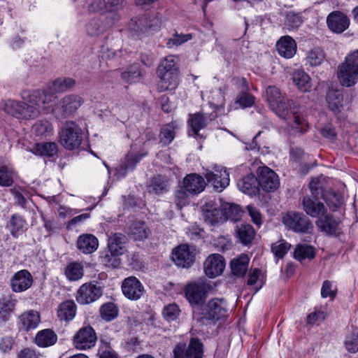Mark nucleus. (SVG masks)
Listing matches in <instances>:
<instances>
[{
    "mask_svg": "<svg viewBox=\"0 0 358 358\" xmlns=\"http://www.w3.org/2000/svg\"><path fill=\"white\" fill-rule=\"evenodd\" d=\"M266 97L271 110L287 121V129L291 134H303L308 131L309 126L303 107L294 106L289 111L283 95L275 86H268L266 89Z\"/></svg>",
    "mask_w": 358,
    "mask_h": 358,
    "instance_id": "1",
    "label": "nucleus"
},
{
    "mask_svg": "<svg viewBox=\"0 0 358 358\" xmlns=\"http://www.w3.org/2000/svg\"><path fill=\"white\" fill-rule=\"evenodd\" d=\"M83 141V133L80 127L73 121H66L59 131V141L66 150L78 149Z\"/></svg>",
    "mask_w": 358,
    "mask_h": 358,
    "instance_id": "2",
    "label": "nucleus"
},
{
    "mask_svg": "<svg viewBox=\"0 0 358 358\" xmlns=\"http://www.w3.org/2000/svg\"><path fill=\"white\" fill-rule=\"evenodd\" d=\"M83 103V99L79 95L69 94L57 101L53 107L50 105L48 108H52L51 113L57 118H64L75 113Z\"/></svg>",
    "mask_w": 358,
    "mask_h": 358,
    "instance_id": "3",
    "label": "nucleus"
},
{
    "mask_svg": "<svg viewBox=\"0 0 358 358\" xmlns=\"http://www.w3.org/2000/svg\"><path fill=\"white\" fill-rule=\"evenodd\" d=\"M4 111L18 119L29 120L34 119L39 115L37 107L28 106L27 103L14 100H8L4 104Z\"/></svg>",
    "mask_w": 358,
    "mask_h": 358,
    "instance_id": "4",
    "label": "nucleus"
},
{
    "mask_svg": "<svg viewBox=\"0 0 358 358\" xmlns=\"http://www.w3.org/2000/svg\"><path fill=\"white\" fill-rule=\"evenodd\" d=\"M284 224L295 232L309 233L313 229L311 221L303 214L288 212L282 217Z\"/></svg>",
    "mask_w": 358,
    "mask_h": 358,
    "instance_id": "5",
    "label": "nucleus"
},
{
    "mask_svg": "<svg viewBox=\"0 0 358 358\" xmlns=\"http://www.w3.org/2000/svg\"><path fill=\"white\" fill-rule=\"evenodd\" d=\"M229 306L224 299H213L203 308V317L210 320H218L227 315Z\"/></svg>",
    "mask_w": 358,
    "mask_h": 358,
    "instance_id": "6",
    "label": "nucleus"
},
{
    "mask_svg": "<svg viewBox=\"0 0 358 358\" xmlns=\"http://www.w3.org/2000/svg\"><path fill=\"white\" fill-rule=\"evenodd\" d=\"M208 182L211 183L217 192H222L229 185V174L227 169L215 165L212 170L206 169L204 172Z\"/></svg>",
    "mask_w": 358,
    "mask_h": 358,
    "instance_id": "7",
    "label": "nucleus"
},
{
    "mask_svg": "<svg viewBox=\"0 0 358 358\" xmlns=\"http://www.w3.org/2000/svg\"><path fill=\"white\" fill-rule=\"evenodd\" d=\"M97 338L94 329L90 326L80 328L74 335L73 345L77 350H85L95 345Z\"/></svg>",
    "mask_w": 358,
    "mask_h": 358,
    "instance_id": "8",
    "label": "nucleus"
},
{
    "mask_svg": "<svg viewBox=\"0 0 358 358\" xmlns=\"http://www.w3.org/2000/svg\"><path fill=\"white\" fill-rule=\"evenodd\" d=\"M102 295L101 287L93 282L85 283L77 292L76 300L82 305L96 301Z\"/></svg>",
    "mask_w": 358,
    "mask_h": 358,
    "instance_id": "9",
    "label": "nucleus"
},
{
    "mask_svg": "<svg viewBox=\"0 0 358 358\" xmlns=\"http://www.w3.org/2000/svg\"><path fill=\"white\" fill-rule=\"evenodd\" d=\"M172 259L178 266L189 267L194 262V250L187 244L181 245L173 250Z\"/></svg>",
    "mask_w": 358,
    "mask_h": 358,
    "instance_id": "10",
    "label": "nucleus"
},
{
    "mask_svg": "<svg viewBox=\"0 0 358 358\" xmlns=\"http://www.w3.org/2000/svg\"><path fill=\"white\" fill-rule=\"evenodd\" d=\"M337 78L342 86L350 87L358 81V71L345 61L338 66Z\"/></svg>",
    "mask_w": 358,
    "mask_h": 358,
    "instance_id": "11",
    "label": "nucleus"
},
{
    "mask_svg": "<svg viewBox=\"0 0 358 358\" xmlns=\"http://www.w3.org/2000/svg\"><path fill=\"white\" fill-rule=\"evenodd\" d=\"M224 268V259L219 254H212L209 255L203 263L205 274L210 278L221 275Z\"/></svg>",
    "mask_w": 358,
    "mask_h": 358,
    "instance_id": "12",
    "label": "nucleus"
},
{
    "mask_svg": "<svg viewBox=\"0 0 358 358\" xmlns=\"http://www.w3.org/2000/svg\"><path fill=\"white\" fill-rule=\"evenodd\" d=\"M258 183L259 187L268 192L277 189L280 185L278 175L266 166L259 169Z\"/></svg>",
    "mask_w": 358,
    "mask_h": 358,
    "instance_id": "13",
    "label": "nucleus"
},
{
    "mask_svg": "<svg viewBox=\"0 0 358 358\" xmlns=\"http://www.w3.org/2000/svg\"><path fill=\"white\" fill-rule=\"evenodd\" d=\"M317 227L328 236L337 235L340 233V221L333 215L324 213L315 222Z\"/></svg>",
    "mask_w": 358,
    "mask_h": 358,
    "instance_id": "14",
    "label": "nucleus"
},
{
    "mask_svg": "<svg viewBox=\"0 0 358 358\" xmlns=\"http://www.w3.org/2000/svg\"><path fill=\"white\" fill-rule=\"evenodd\" d=\"M302 207L306 213L312 217L318 218L327 213L324 204L315 195L305 196L302 200Z\"/></svg>",
    "mask_w": 358,
    "mask_h": 358,
    "instance_id": "15",
    "label": "nucleus"
},
{
    "mask_svg": "<svg viewBox=\"0 0 358 358\" xmlns=\"http://www.w3.org/2000/svg\"><path fill=\"white\" fill-rule=\"evenodd\" d=\"M123 294L129 299L138 300L143 294L144 288L141 282L136 277H129L122 282Z\"/></svg>",
    "mask_w": 358,
    "mask_h": 358,
    "instance_id": "16",
    "label": "nucleus"
},
{
    "mask_svg": "<svg viewBox=\"0 0 358 358\" xmlns=\"http://www.w3.org/2000/svg\"><path fill=\"white\" fill-rule=\"evenodd\" d=\"M327 24L331 31L341 34L349 27L350 20L343 13L334 11L328 15Z\"/></svg>",
    "mask_w": 358,
    "mask_h": 358,
    "instance_id": "17",
    "label": "nucleus"
},
{
    "mask_svg": "<svg viewBox=\"0 0 358 358\" xmlns=\"http://www.w3.org/2000/svg\"><path fill=\"white\" fill-rule=\"evenodd\" d=\"M185 294L187 299L192 306L200 305L206 296V289L203 283L192 282L187 285Z\"/></svg>",
    "mask_w": 358,
    "mask_h": 358,
    "instance_id": "18",
    "label": "nucleus"
},
{
    "mask_svg": "<svg viewBox=\"0 0 358 358\" xmlns=\"http://www.w3.org/2000/svg\"><path fill=\"white\" fill-rule=\"evenodd\" d=\"M146 155L147 152L143 151L135 152L132 150L129 152L117 170V178L120 179L125 176L128 172L133 171L136 164Z\"/></svg>",
    "mask_w": 358,
    "mask_h": 358,
    "instance_id": "19",
    "label": "nucleus"
},
{
    "mask_svg": "<svg viewBox=\"0 0 358 358\" xmlns=\"http://www.w3.org/2000/svg\"><path fill=\"white\" fill-rule=\"evenodd\" d=\"M33 279L27 270H21L14 274L10 280L13 291L21 292L29 289L32 285Z\"/></svg>",
    "mask_w": 358,
    "mask_h": 358,
    "instance_id": "20",
    "label": "nucleus"
},
{
    "mask_svg": "<svg viewBox=\"0 0 358 358\" xmlns=\"http://www.w3.org/2000/svg\"><path fill=\"white\" fill-rule=\"evenodd\" d=\"M203 213L205 222L210 225L224 221L222 207L213 201H209L205 204Z\"/></svg>",
    "mask_w": 358,
    "mask_h": 358,
    "instance_id": "21",
    "label": "nucleus"
},
{
    "mask_svg": "<svg viewBox=\"0 0 358 358\" xmlns=\"http://www.w3.org/2000/svg\"><path fill=\"white\" fill-rule=\"evenodd\" d=\"M278 54L286 59L294 57L296 52V43L295 41L289 36H282L276 43Z\"/></svg>",
    "mask_w": 358,
    "mask_h": 358,
    "instance_id": "22",
    "label": "nucleus"
},
{
    "mask_svg": "<svg viewBox=\"0 0 358 358\" xmlns=\"http://www.w3.org/2000/svg\"><path fill=\"white\" fill-rule=\"evenodd\" d=\"M160 91L174 89L178 84V71H157Z\"/></svg>",
    "mask_w": 358,
    "mask_h": 358,
    "instance_id": "23",
    "label": "nucleus"
},
{
    "mask_svg": "<svg viewBox=\"0 0 358 358\" xmlns=\"http://www.w3.org/2000/svg\"><path fill=\"white\" fill-rule=\"evenodd\" d=\"M206 182L200 176L192 173L183 180V187L186 192L198 194L204 189Z\"/></svg>",
    "mask_w": 358,
    "mask_h": 358,
    "instance_id": "24",
    "label": "nucleus"
},
{
    "mask_svg": "<svg viewBox=\"0 0 358 358\" xmlns=\"http://www.w3.org/2000/svg\"><path fill=\"white\" fill-rule=\"evenodd\" d=\"M292 80L296 88L301 92H308L312 87V80L310 76L302 69L295 70L292 73Z\"/></svg>",
    "mask_w": 358,
    "mask_h": 358,
    "instance_id": "25",
    "label": "nucleus"
},
{
    "mask_svg": "<svg viewBox=\"0 0 358 358\" xmlns=\"http://www.w3.org/2000/svg\"><path fill=\"white\" fill-rule=\"evenodd\" d=\"M327 103L332 112L340 113L344 106L343 92L337 90H330L327 94Z\"/></svg>",
    "mask_w": 358,
    "mask_h": 358,
    "instance_id": "26",
    "label": "nucleus"
},
{
    "mask_svg": "<svg viewBox=\"0 0 358 358\" xmlns=\"http://www.w3.org/2000/svg\"><path fill=\"white\" fill-rule=\"evenodd\" d=\"M77 245L83 253L90 254L97 249L99 241L92 234H83L78 238Z\"/></svg>",
    "mask_w": 358,
    "mask_h": 358,
    "instance_id": "27",
    "label": "nucleus"
},
{
    "mask_svg": "<svg viewBox=\"0 0 358 358\" xmlns=\"http://www.w3.org/2000/svg\"><path fill=\"white\" fill-rule=\"evenodd\" d=\"M238 189L248 195L256 194L259 190L258 178L254 175H248L237 183Z\"/></svg>",
    "mask_w": 358,
    "mask_h": 358,
    "instance_id": "28",
    "label": "nucleus"
},
{
    "mask_svg": "<svg viewBox=\"0 0 358 358\" xmlns=\"http://www.w3.org/2000/svg\"><path fill=\"white\" fill-rule=\"evenodd\" d=\"M249 262L250 258L245 254L233 259L230 264L232 273L237 277H243L248 271Z\"/></svg>",
    "mask_w": 358,
    "mask_h": 358,
    "instance_id": "29",
    "label": "nucleus"
},
{
    "mask_svg": "<svg viewBox=\"0 0 358 358\" xmlns=\"http://www.w3.org/2000/svg\"><path fill=\"white\" fill-rule=\"evenodd\" d=\"M211 120L212 118H209L200 113L189 115L187 123L192 131V134L191 135L194 136H198L199 131L205 128Z\"/></svg>",
    "mask_w": 358,
    "mask_h": 358,
    "instance_id": "30",
    "label": "nucleus"
},
{
    "mask_svg": "<svg viewBox=\"0 0 358 358\" xmlns=\"http://www.w3.org/2000/svg\"><path fill=\"white\" fill-rule=\"evenodd\" d=\"M326 55L320 48H313L308 50L306 55V65L310 67L320 66L325 60Z\"/></svg>",
    "mask_w": 358,
    "mask_h": 358,
    "instance_id": "31",
    "label": "nucleus"
},
{
    "mask_svg": "<svg viewBox=\"0 0 358 358\" xmlns=\"http://www.w3.org/2000/svg\"><path fill=\"white\" fill-rule=\"evenodd\" d=\"M125 236L120 234L111 235L108 240V248L115 255H122L125 251Z\"/></svg>",
    "mask_w": 358,
    "mask_h": 358,
    "instance_id": "32",
    "label": "nucleus"
},
{
    "mask_svg": "<svg viewBox=\"0 0 358 358\" xmlns=\"http://www.w3.org/2000/svg\"><path fill=\"white\" fill-rule=\"evenodd\" d=\"M76 314V305L69 300L62 303L57 308V317L60 320H72Z\"/></svg>",
    "mask_w": 358,
    "mask_h": 358,
    "instance_id": "33",
    "label": "nucleus"
},
{
    "mask_svg": "<svg viewBox=\"0 0 358 358\" xmlns=\"http://www.w3.org/2000/svg\"><path fill=\"white\" fill-rule=\"evenodd\" d=\"M19 320L22 328L25 331L36 329L41 321L38 313L34 310H29L22 313L20 316Z\"/></svg>",
    "mask_w": 358,
    "mask_h": 358,
    "instance_id": "34",
    "label": "nucleus"
},
{
    "mask_svg": "<svg viewBox=\"0 0 358 358\" xmlns=\"http://www.w3.org/2000/svg\"><path fill=\"white\" fill-rule=\"evenodd\" d=\"M266 280L264 273L259 268L251 269L248 275L247 284L253 287L255 292L259 291L264 285Z\"/></svg>",
    "mask_w": 358,
    "mask_h": 358,
    "instance_id": "35",
    "label": "nucleus"
},
{
    "mask_svg": "<svg viewBox=\"0 0 358 358\" xmlns=\"http://www.w3.org/2000/svg\"><path fill=\"white\" fill-rule=\"evenodd\" d=\"M15 305L16 300L11 297H6L0 300V323L6 322L9 320Z\"/></svg>",
    "mask_w": 358,
    "mask_h": 358,
    "instance_id": "36",
    "label": "nucleus"
},
{
    "mask_svg": "<svg viewBox=\"0 0 358 358\" xmlns=\"http://www.w3.org/2000/svg\"><path fill=\"white\" fill-rule=\"evenodd\" d=\"M10 234L13 236L17 238L22 234L27 229L26 221L18 215H13L8 225Z\"/></svg>",
    "mask_w": 358,
    "mask_h": 358,
    "instance_id": "37",
    "label": "nucleus"
},
{
    "mask_svg": "<svg viewBox=\"0 0 358 358\" xmlns=\"http://www.w3.org/2000/svg\"><path fill=\"white\" fill-rule=\"evenodd\" d=\"M76 81L71 78H58L48 83V88L52 92H64L74 87Z\"/></svg>",
    "mask_w": 358,
    "mask_h": 358,
    "instance_id": "38",
    "label": "nucleus"
},
{
    "mask_svg": "<svg viewBox=\"0 0 358 358\" xmlns=\"http://www.w3.org/2000/svg\"><path fill=\"white\" fill-rule=\"evenodd\" d=\"M223 213V220L230 219L232 220H238L242 215V210L238 205L224 203L221 205Z\"/></svg>",
    "mask_w": 358,
    "mask_h": 358,
    "instance_id": "39",
    "label": "nucleus"
},
{
    "mask_svg": "<svg viewBox=\"0 0 358 358\" xmlns=\"http://www.w3.org/2000/svg\"><path fill=\"white\" fill-rule=\"evenodd\" d=\"M236 234L240 241L244 245H248L252 241L255 232L250 224H246L238 227Z\"/></svg>",
    "mask_w": 358,
    "mask_h": 358,
    "instance_id": "40",
    "label": "nucleus"
},
{
    "mask_svg": "<svg viewBox=\"0 0 358 358\" xmlns=\"http://www.w3.org/2000/svg\"><path fill=\"white\" fill-rule=\"evenodd\" d=\"M129 234L135 240L142 241L149 235V230L143 222H135L129 228Z\"/></svg>",
    "mask_w": 358,
    "mask_h": 358,
    "instance_id": "41",
    "label": "nucleus"
},
{
    "mask_svg": "<svg viewBox=\"0 0 358 358\" xmlns=\"http://www.w3.org/2000/svg\"><path fill=\"white\" fill-rule=\"evenodd\" d=\"M83 266L78 262H71L69 264L65 269L66 278L73 281L80 279L83 277Z\"/></svg>",
    "mask_w": 358,
    "mask_h": 358,
    "instance_id": "42",
    "label": "nucleus"
},
{
    "mask_svg": "<svg viewBox=\"0 0 358 358\" xmlns=\"http://www.w3.org/2000/svg\"><path fill=\"white\" fill-rule=\"evenodd\" d=\"M203 355V345L197 338L191 339L185 356L187 358H201Z\"/></svg>",
    "mask_w": 358,
    "mask_h": 358,
    "instance_id": "43",
    "label": "nucleus"
},
{
    "mask_svg": "<svg viewBox=\"0 0 358 358\" xmlns=\"http://www.w3.org/2000/svg\"><path fill=\"white\" fill-rule=\"evenodd\" d=\"M303 23V19L299 13L294 11H289L286 14L285 20V27L289 30L292 31L298 29Z\"/></svg>",
    "mask_w": 358,
    "mask_h": 358,
    "instance_id": "44",
    "label": "nucleus"
},
{
    "mask_svg": "<svg viewBox=\"0 0 358 358\" xmlns=\"http://www.w3.org/2000/svg\"><path fill=\"white\" fill-rule=\"evenodd\" d=\"M315 255L314 248L307 245H299L294 250V258L300 262L313 259Z\"/></svg>",
    "mask_w": 358,
    "mask_h": 358,
    "instance_id": "45",
    "label": "nucleus"
},
{
    "mask_svg": "<svg viewBox=\"0 0 358 358\" xmlns=\"http://www.w3.org/2000/svg\"><path fill=\"white\" fill-rule=\"evenodd\" d=\"M15 171L6 166H0V186L10 187L14 182Z\"/></svg>",
    "mask_w": 358,
    "mask_h": 358,
    "instance_id": "46",
    "label": "nucleus"
},
{
    "mask_svg": "<svg viewBox=\"0 0 358 358\" xmlns=\"http://www.w3.org/2000/svg\"><path fill=\"white\" fill-rule=\"evenodd\" d=\"M176 126L173 122L163 127L159 134V141L164 145L171 143L175 137Z\"/></svg>",
    "mask_w": 358,
    "mask_h": 358,
    "instance_id": "47",
    "label": "nucleus"
},
{
    "mask_svg": "<svg viewBox=\"0 0 358 358\" xmlns=\"http://www.w3.org/2000/svg\"><path fill=\"white\" fill-rule=\"evenodd\" d=\"M327 178L324 176H320L317 178H313L309 184L310 189L313 195L318 196L321 194L324 196V191L325 189V183Z\"/></svg>",
    "mask_w": 358,
    "mask_h": 358,
    "instance_id": "48",
    "label": "nucleus"
},
{
    "mask_svg": "<svg viewBox=\"0 0 358 358\" xmlns=\"http://www.w3.org/2000/svg\"><path fill=\"white\" fill-rule=\"evenodd\" d=\"M169 188V181L166 178L161 176L155 177L150 185L151 191L157 194L166 192Z\"/></svg>",
    "mask_w": 358,
    "mask_h": 358,
    "instance_id": "49",
    "label": "nucleus"
},
{
    "mask_svg": "<svg viewBox=\"0 0 358 358\" xmlns=\"http://www.w3.org/2000/svg\"><path fill=\"white\" fill-rule=\"evenodd\" d=\"M118 309L113 303H107L101 306L100 314L106 321H111L117 316Z\"/></svg>",
    "mask_w": 358,
    "mask_h": 358,
    "instance_id": "50",
    "label": "nucleus"
},
{
    "mask_svg": "<svg viewBox=\"0 0 358 358\" xmlns=\"http://www.w3.org/2000/svg\"><path fill=\"white\" fill-rule=\"evenodd\" d=\"M345 349L350 353H355L358 351V332L352 331L348 334L344 341Z\"/></svg>",
    "mask_w": 358,
    "mask_h": 358,
    "instance_id": "51",
    "label": "nucleus"
},
{
    "mask_svg": "<svg viewBox=\"0 0 358 358\" xmlns=\"http://www.w3.org/2000/svg\"><path fill=\"white\" fill-rule=\"evenodd\" d=\"M176 63V57L173 55H169L161 62L157 71H178Z\"/></svg>",
    "mask_w": 358,
    "mask_h": 358,
    "instance_id": "52",
    "label": "nucleus"
},
{
    "mask_svg": "<svg viewBox=\"0 0 358 358\" xmlns=\"http://www.w3.org/2000/svg\"><path fill=\"white\" fill-rule=\"evenodd\" d=\"M290 247L289 243L284 240H281L272 245L271 250L275 256L282 258L287 252Z\"/></svg>",
    "mask_w": 358,
    "mask_h": 358,
    "instance_id": "53",
    "label": "nucleus"
},
{
    "mask_svg": "<svg viewBox=\"0 0 358 358\" xmlns=\"http://www.w3.org/2000/svg\"><path fill=\"white\" fill-rule=\"evenodd\" d=\"M120 255H115L109 250L103 256L101 257V262L106 266L109 268H117L120 265V259L118 257Z\"/></svg>",
    "mask_w": 358,
    "mask_h": 358,
    "instance_id": "54",
    "label": "nucleus"
},
{
    "mask_svg": "<svg viewBox=\"0 0 358 358\" xmlns=\"http://www.w3.org/2000/svg\"><path fill=\"white\" fill-rule=\"evenodd\" d=\"M180 310L176 303H171L164 308L163 315L168 321L175 320L179 315Z\"/></svg>",
    "mask_w": 358,
    "mask_h": 358,
    "instance_id": "55",
    "label": "nucleus"
},
{
    "mask_svg": "<svg viewBox=\"0 0 358 358\" xmlns=\"http://www.w3.org/2000/svg\"><path fill=\"white\" fill-rule=\"evenodd\" d=\"M44 103V92L40 91H34L29 96L27 105L36 106L40 111V104Z\"/></svg>",
    "mask_w": 358,
    "mask_h": 358,
    "instance_id": "56",
    "label": "nucleus"
},
{
    "mask_svg": "<svg viewBox=\"0 0 358 358\" xmlns=\"http://www.w3.org/2000/svg\"><path fill=\"white\" fill-rule=\"evenodd\" d=\"M192 38L191 34H176L171 38L167 42L169 48H172L174 45H179L182 43L188 41Z\"/></svg>",
    "mask_w": 358,
    "mask_h": 358,
    "instance_id": "57",
    "label": "nucleus"
},
{
    "mask_svg": "<svg viewBox=\"0 0 358 358\" xmlns=\"http://www.w3.org/2000/svg\"><path fill=\"white\" fill-rule=\"evenodd\" d=\"M141 76V73L138 70L137 66H134L128 71L122 73V78L127 83L134 82L135 80Z\"/></svg>",
    "mask_w": 358,
    "mask_h": 358,
    "instance_id": "58",
    "label": "nucleus"
},
{
    "mask_svg": "<svg viewBox=\"0 0 358 358\" xmlns=\"http://www.w3.org/2000/svg\"><path fill=\"white\" fill-rule=\"evenodd\" d=\"M326 317L327 313L324 311L316 310L307 316V322L310 324H314L323 321Z\"/></svg>",
    "mask_w": 358,
    "mask_h": 358,
    "instance_id": "59",
    "label": "nucleus"
},
{
    "mask_svg": "<svg viewBox=\"0 0 358 358\" xmlns=\"http://www.w3.org/2000/svg\"><path fill=\"white\" fill-rule=\"evenodd\" d=\"M99 355L100 358H118L117 354L107 343H103L100 347Z\"/></svg>",
    "mask_w": 358,
    "mask_h": 358,
    "instance_id": "60",
    "label": "nucleus"
},
{
    "mask_svg": "<svg viewBox=\"0 0 358 358\" xmlns=\"http://www.w3.org/2000/svg\"><path fill=\"white\" fill-rule=\"evenodd\" d=\"M187 192L185 189H180L176 191L175 194V202L180 209L188 203Z\"/></svg>",
    "mask_w": 358,
    "mask_h": 358,
    "instance_id": "61",
    "label": "nucleus"
},
{
    "mask_svg": "<svg viewBox=\"0 0 358 358\" xmlns=\"http://www.w3.org/2000/svg\"><path fill=\"white\" fill-rule=\"evenodd\" d=\"M323 197L330 208H337L343 203V197L335 192L330 194L327 198L324 196Z\"/></svg>",
    "mask_w": 358,
    "mask_h": 358,
    "instance_id": "62",
    "label": "nucleus"
},
{
    "mask_svg": "<svg viewBox=\"0 0 358 358\" xmlns=\"http://www.w3.org/2000/svg\"><path fill=\"white\" fill-rule=\"evenodd\" d=\"M247 209L252 222L259 227L262 224V216L259 210L252 206H248Z\"/></svg>",
    "mask_w": 358,
    "mask_h": 358,
    "instance_id": "63",
    "label": "nucleus"
},
{
    "mask_svg": "<svg viewBox=\"0 0 358 358\" xmlns=\"http://www.w3.org/2000/svg\"><path fill=\"white\" fill-rule=\"evenodd\" d=\"M42 355L35 350L24 348L22 349L17 355V358H40Z\"/></svg>",
    "mask_w": 358,
    "mask_h": 358,
    "instance_id": "64",
    "label": "nucleus"
}]
</instances>
